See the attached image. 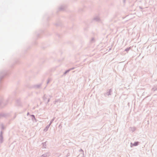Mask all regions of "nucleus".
Instances as JSON below:
<instances>
[{
    "mask_svg": "<svg viewBox=\"0 0 157 157\" xmlns=\"http://www.w3.org/2000/svg\"><path fill=\"white\" fill-rule=\"evenodd\" d=\"M9 100L4 101L2 98L0 101V107H2L6 105L8 103Z\"/></svg>",
    "mask_w": 157,
    "mask_h": 157,
    "instance_id": "f257e3e1",
    "label": "nucleus"
},
{
    "mask_svg": "<svg viewBox=\"0 0 157 157\" xmlns=\"http://www.w3.org/2000/svg\"><path fill=\"white\" fill-rule=\"evenodd\" d=\"M113 90L111 88L107 90V91L104 94V95L105 97H106V96H109L111 95V93L112 92Z\"/></svg>",
    "mask_w": 157,
    "mask_h": 157,
    "instance_id": "f03ea898",
    "label": "nucleus"
},
{
    "mask_svg": "<svg viewBox=\"0 0 157 157\" xmlns=\"http://www.w3.org/2000/svg\"><path fill=\"white\" fill-rule=\"evenodd\" d=\"M3 132L2 130L0 132V143L2 144L3 142Z\"/></svg>",
    "mask_w": 157,
    "mask_h": 157,
    "instance_id": "7ed1b4c3",
    "label": "nucleus"
},
{
    "mask_svg": "<svg viewBox=\"0 0 157 157\" xmlns=\"http://www.w3.org/2000/svg\"><path fill=\"white\" fill-rule=\"evenodd\" d=\"M139 143L140 142L138 141L135 142L134 143L131 142L130 144V147H132L133 146H137L139 144Z\"/></svg>",
    "mask_w": 157,
    "mask_h": 157,
    "instance_id": "20e7f679",
    "label": "nucleus"
},
{
    "mask_svg": "<svg viewBox=\"0 0 157 157\" xmlns=\"http://www.w3.org/2000/svg\"><path fill=\"white\" fill-rule=\"evenodd\" d=\"M66 6L65 5H62L59 8V11H63L65 9Z\"/></svg>",
    "mask_w": 157,
    "mask_h": 157,
    "instance_id": "39448f33",
    "label": "nucleus"
},
{
    "mask_svg": "<svg viewBox=\"0 0 157 157\" xmlns=\"http://www.w3.org/2000/svg\"><path fill=\"white\" fill-rule=\"evenodd\" d=\"M41 85H42L41 83H40L39 84L35 85H34L33 86V87L36 89H39L40 87L41 86Z\"/></svg>",
    "mask_w": 157,
    "mask_h": 157,
    "instance_id": "423d86ee",
    "label": "nucleus"
},
{
    "mask_svg": "<svg viewBox=\"0 0 157 157\" xmlns=\"http://www.w3.org/2000/svg\"><path fill=\"white\" fill-rule=\"evenodd\" d=\"M50 125H51L49 124H48V125H47L44 129V131L45 132H47L48 130Z\"/></svg>",
    "mask_w": 157,
    "mask_h": 157,
    "instance_id": "0eeeda50",
    "label": "nucleus"
},
{
    "mask_svg": "<svg viewBox=\"0 0 157 157\" xmlns=\"http://www.w3.org/2000/svg\"><path fill=\"white\" fill-rule=\"evenodd\" d=\"M6 115L4 113H0V118L2 117H6Z\"/></svg>",
    "mask_w": 157,
    "mask_h": 157,
    "instance_id": "6e6552de",
    "label": "nucleus"
},
{
    "mask_svg": "<svg viewBox=\"0 0 157 157\" xmlns=\"http://www.w3.org/2000/svg\"><path fill=\"white\" fill-rule=\"evenodd\" d=\"M47 97L48 96L46 95L45 94H44V96L42 97L44 101H46Z\"/></svg>",
    "mask_w": 157,
    "mask_h": 157,
    "instance_id": "1a4fd4ad",
    "label": "nucleus"
},
{
    "mask_svg": "<svg viewBox=\"0 0 157 157\" xmlns=\"http://www.w3.org/2000/svg\"><path fill=\"white\" fill-rule=\"evenodd\" d=\"M30 116L31 117V119L32 121H34V120H36V119L35 117V116L33 114L30 115Z\"/></svg>",
    "mask_w": 157,
    "mask_h": 157,
    "instance_id": "9d476101",
    "label": "nucleus"
},
{
    "mask_svg": "<svg viewBox=\"0 0 157 157\" xmlns=\"http://www.w3.org/2000/svg\"><path fill=\"white\" fill-rule=\"evenodd\" d=\"M93 20L96 21H100V19L98 17H96L94 18Z\"/></svg>",
    "mask_w": 157,
    "mask_h": 157,
    "instance_id": "9b49d317",
    "label": "nucleus"
},
{
    "mask_svg": "<svg viewBox=\"0 0 157 157\" xmlns=\"http://www.w3.org/2000/svg\"><path fill=\"white\" fill-rule=\"evenodd\" d=\"M70 71L68 69L66 70L63 73V76H65L67 73H68Z\"/></svg>",
    "mask_w": 157,
    "mask_h": 157,
    "instance_id": "f8f14e48",
    "label": "nucleus"
},
{
    "mask_svg": "<svg viewBox=\"0 0 157 157\" xmlns=\"http://www.w3.org/2000/svg\"><path fill=\"white\" fill-rule=\"evenodd\" d=\"M130 130L131 131H132V132H134L135 131L136 129L135 128V127H130Z\"/></svg>",
    "mask_w": 157,
    "mask_h": 157,
    "instance_id": "ddd939ff",
    "label": "nucleus"
},
{
    "mask_svg": "<svg viewBox=\"0 0 157 157\" xmlns=\"http://www.w3.org/2000/svg\"><path fill=\"white\" fill-rule=\"evenodd\" d=\"M131 47L127 48L125 49L124 51L128 52L131 49Z\"/></svg>",
    "mask_w": 157,
    "mask_h": 157,
    "instance_id": "4468645a",
    "label": "nucleus"
},
{
    "mask_svg": "<svg viewBox=\"0 0 157 157\" xmlns=\"http://www.w3.org/2000/svg\"><path fill=\"white\" fill-rule=\"evenodd\" d=\"M16 102L17 104V105L19 106L20 105V100H17L16 101Z\"/></svg>",
    "mask_w": 157,
    "mask_h": 157,
    "instance_id": "2eb2a0df",
    "label": "nucleus"
},
{
    "mask_svg": "<svg viewBox=\"0 0 157 157\" xmlns=\"http://www.w3.org/2000/svg\"><path fill=\"white\" fill-rule=\"evenodd\" d=\"M55 118V117H53V118L51 120V121H50V123L49 124L51 125V124L52 123V122H53V121H54Z\"/></svg>",
    "mask_w": 157,
    "mask_h": 157,
    "instance_id": "dca6fc26",
    "label": "nucleus"
},
{
    "mask_svg": "<svg viewBox=\"0 0 157 157\" xmlns=\"http://www.w3.org/2000/svg\"><path fill=\"white\" fill-rule=\"evenodd\" d=\"M55 25L56 26H61V23L60 22H59V23H56Z\"/></svg>",
    "mask_w": 157,
    "mask_h": 157,
    "instance_id": "f3484780",
    "label": "nucleus"
},
{
    "mask_svg": "<svg viewBox=\"0 0 157 157\" xmlns=\"http://www.w3.org/2000/svg\"><path fill=\"white\" fill-rule=\"evenodd\" d=\"M43 146L44 147V148H46V142L43 143Z\"/></svg>",
    "mask_w": 157,
    "mask_h": 157,
    "instance_id": "a211bd4d",
    "label": "nucleus"
},
{
    "mask_svg": "<svg viewBox=\"0 0 157 157\" xmlns=\"http://www.w3.org/2000/svg\"><path fill=\"white\" fill-rule=\"evenodd\" d=\"M47 156L48 155H47L43 154L40 157H47Z\"/></svg>",
    "mask_w": 157,
    "mask_h": 157,
    "instance_id": "6ab92c4d",
    "label": "nucleus"
},
{
    "mask_svg": "<svg viewBox=\"0 0 157 157\" xmlns=\"http://www.w3.org/2000/svg\"><path fill=\"white\" fill-rule=\"evenodd\" d=\"M95 41V40H94V38L93 37L91 38V42H92V43H93Z\"/></svg>",
    "mask_w": 157,
    "mask_h": 157,
    "instance_id": "aec40b11",
    "label": "nucleus"
},
{
    "mask_svg": "<svg viewBox=\"0 0 157 157\" xmlns=\"http://www.w3.org/2000/svg\"><path fill=\"white\" fill-rule=\"evenodd\" d=\"M5 129V127L4 126V125L2 124L1 125V129L2 130H3Z\"/></svg>",
    "mask_w": 157,
    "mask_h": 157,
    "instance_id": "412c9836",
    "label": "nucleus"
},
{
    "mask_svg": "<svg viewBox=\"0 0 157 157\" xmlns=\"http://www.w3.org/2000/svg\"><path fill=\"white\" fill-rule=\"evenodd\" d=\"M75 68V67H73L70 68L69 69V71H70L71 70L74 69Z\"/></svg>",
    "mask_w": 157,
    "mask_h": 157,
    "instance_id": "4be33fe9",
    "label": "nucleus"
},
{
    "mask_svg": "<svg viewBox=\"0 0 157 157\" xmlns=\"http://www.w3.org/2000/svg\"><path fill=\"white\" fill-rule=\"evenodd\" d=\"M50 98H48V101H47L48 102H49L50 101Z\"/></svg>",
    "mask_w": 157,
    "mask_h": 157,
    "instance_id": "5701e85b",
    "label": "nucleus"
},
{
    "mask_svg": "<svg viewBox=\"0 0 157 157\" xmlns=\"http://www.w3.org/2000/svg\"><path fill=\"white\" fill-rule=\"evenodd\" d=\"M50 81V80L49 79H48V81H47V84H48L49 83Z\"/></svg>",
    "mask_w": 157,
    "mask_h": 157,
    "instance_id": "b1692460",
    "label": "nucleus"
},
{
    "mask_svg": "<svg viewBox=\"0 0 157 157\" xmlns=\"http://www.w3.org/2000/svg\"><path fill=\"white\" fill-rule=\"evenodd\" d=\"M139 8H140V9H141V10H143V8H142V7H141V6H140L139 7Z\"/></svg>",
    "mask_w": 157,
    "mask_h": 157,
    "instance_id": "393cba45",
    "label": "nucleus"
},
{
    "mask_svg": "<svg viewBox=\"0 0 157 157\" xmlns=\"http://www.w3.org/2000/svg\"><path fill=\"white\" fill-rule=\"evenodd\" d=\"M29 112H28V113H27V116H28L29 115Z\"/></svg>",
    "mask_w": 157,
    "mask_h": 157,
    "instance_id": "a878e982",
    "label": "nucleus"
},
{
    "mask_svg": "<svg viewBox=\"0 0 157 157\" xmlns=\"http://www.w3.org/2000/svg\"><path fill=\"white\" fill-rule=\"evenodd\" d=\"M80 151H82V152H83V150L82 149H80Z\"/></svg>",
    "mask_w": 157,
    "mask_h": 157,
    "instance_id": "bb28decb",
    "label": "nucleus"
},
{
    "mask_svg": "<svg viewBox=\"0 0 157 157\" xmlns=\"http://www.w3.org/2000/svg\"><path fill=\"white\" fill-rule=\"evenodd\" d=\"M49 97H50V98H52V95H49Z\"/></svg>",
    "mask_w": 157,
    "mask_h": 157,
    "instance_id": "cd10ccee",
    "label": "nucleus"
},
{
    "mask_svg": "<svg viewBox=\"0 0 157 157\" xmlns=\"http://www.w3.org/2000/svg\"><path fill=\"white\" fill-rule=\"evenodd\" d=\"M44 154L47 155H48V153H46L45 154Z\"/></svg>",
    "mask_w": 157,
    "mask_h": 157,
    "instance_id": "c85d7f7f",
    "label": "nucleus"
},
{
    "mask_svg": "<svg viewBox=\"0 0 157 157\" xmlns=\"http://www.w3.org/2000/svg\"><path fill=\"white\" fill-rule=\"evenodd\" d=\"M126 1V0H123L124 3H125Z\"/></svg>",
    "mask_w": 157,
    "mask_h": 157,
    "instance_id": "c756f323",
    "label": "nucleus"
},
{
    "mask_svg": "<svg viewBox=\"0 0 157 157\" xmlns=\"http://www.w3.org/2000/svg\"><path fill=\"white\" fill-rule=\"evenodd\" d=\"M48 101L46 102V103H45V104H46V105H47V104H48Z\"/></svg>",
    "mask_w": 157,
    "mask_h": 157,
    "instance_id": "7c9ffc66",
    "label": "nucleus"
},
{
    "mask_svg": "<svg viewBox=\"0 0 157 157\" xmlns=\"http://www.w3.org/2000/svg\"><path fill=\"white\" fill-rule=\"evenodd\" d=\"M36 35H37L38 36L39 34L38 33V34H37Z\"/></svg>",
    "mask_w": 157,
    "mask_h": 157,
    "instance_id": "2f4dec72",
    "label": "nucleus"
},
{
    "mask_svg": "<svg viewBox=\"0 0 157 157\" xmlns=\"http://www.w3.org/2000/svg\"><path fill=\"white\" fill-rule=\"evenodd\" d=\"M55 102H58V100H57V101H56H56H55Z\"/></svg>",
    "mask_w": 157,
    "mask_h": 157,
    "instance_id": "473e14b6",
    "label": "nucleus"
},
{
    "mask_svg": "<svg viewBox=\"0 0 157 157\" xmlns=\"http://www.w3.org/2000/svg\"><path fill=\"white\" fill-rule=\"evenodd\" d=\"M16 117V115H15V116L14 117V118H15Z\"/></svg>",
    "mask_w": 157,
    "mask_h": 157,
    "instance_id": "72a5a7b5",
    "label": "nucleus"
},
{
    "mask_svg": "<svg viewBox=\"0 0 157 157\" xmlns=\"http://www.w3.org/2000/svg\"><path fill=\"white\" fill-rule=\"evenodd\" d=\"M111 50V48H110V49H109V50Z\"/></svg>",
    "mask_w": 157,
    "mask_h": 157,
    "instance_id": "f704fd0d",
    "label": "nucleus"
},
{
    "mask_svg": "<svg viewBox=\"0 0 157 157\" xmlns=\"http://www.w3.org/2000/svg\"><path fill=\"white\" fill-rule=\"evenodd\" d=\"M67 157V156L66 157Z\"/></svg>",
    "mask_w": 157,
    "mask_h": 157,
    "instance_id": "c9c22d12",
    "label": "nucleus"
}]
</instances>
